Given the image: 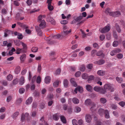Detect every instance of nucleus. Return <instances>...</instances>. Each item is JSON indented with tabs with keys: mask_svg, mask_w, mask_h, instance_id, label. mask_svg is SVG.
<instances>
[{
	"mask_svg": "<svg viewBox=\"0 0 125 125\" xmlns=\"http://www.w3.org/2000/svg\"><path fill=\"white\" fill-rule=\"evenodd\" d=\"M29 115V114L28 113H26L24 114H23L21 115V120L22 121H24L26 118H27Z\"/></svg>",
	"mask_w": 125,
	"mask_h": 125,
	"instance_id": "obj_7",
	"label": "nucleus"
},
{
	"mask_svg": "<svg viewBox=\"0 0 125 125\" xmlns=\"http://www.w3.org/2000/svg\"><path fill=\"white\" fill-rule=\"evenodd\" d=\"M14 42L15 44L18 46H20L21 43V42L19 40H14Z\"/></svg>",
	"mask_w": 125,
	"mask_h": 125,
	"instance_id": "obj_23",
	"label": "nucleus"
},
{
	"mask_svg": "<svg viewBox=\"0 0 125 125\" xmlns=\"http://www.w3.org/2000/svg\"><path fill=\"white\" fill-rule=\"evenodd\" d=\"M101 89L99 93L102 94H105L107 91L104 88L103 89L102 87H101Z\"/></svg>",
	"mask_w": 125,
	"mask_h": 125,
	"instance_id": "obj_29",
	"label": "nucleus"
},
{
	"mask_svg": "<svg viewBox=\"0 0 125 125\" xmlns=\"http://www.w3.org/2000/svg\"><path fill=\"white\" fill-rule=\"evenodd\" d=\"M101 88V87L99 86H95L94 87V90L96 92H99Z\"/></svg>",
	"mask_w": 125,
	"mask_h": 125,
	"instance_id": "obj_24",
	"label": "nucleus"
},
{
	"mask_svg": "<svg viewBox=\"0 0 125 125\" xmlns=\"http://www.w3.org/2000/svg\"><path fill=\"white\" fill-rule=\"evenodd\" d=\"M85 119L86 121L88 123H89L91 121L92 118L90 115L87 114L85 116Z\"/></svg>",
	"mask_w": 125,
	"mask_h": 125,
	"instance_id": "obj_8",
	"label": "nucleus"
},
{
	"mask_svg": "<svg viewBox=\"0 0 125 125\" xmlns=\"http://www.w3.org/2000/svg\"><path fill=\"white\" fill-rule=\"evenodd\" d=\"M32 101V98L31 97H30L26 101V104L27 105H29L31 104Z\"/></svg>",
	"mask_w": 125,
	"mask_h": 125,
	"instance_id": "obj_12",
	"label": "nucleus"
},
{
	"mask_svg": "<svg viewBox=\"0 0 125 125\" xmlns=\"http://www.w3.org/2000/svg\"><path fill=\"white\" fill-rule=\"evenodd\" d=\"M19 113L18 112H16L14 113L11 116L13 119H15L16 117L19 115Z\"/></svg>",
	"mask_w": 125,
	"mask_h": 125,
	"instance_id": "obj_15",
	"label": "nucleus"
},
{
	"mask_svg": "<svg viewBox=\"0 0 125 125\" xmlns=\"http://www.w3.org/2000/svg\"><path fill=\"white\" fill-rule=\"evenodd\" d=\"M78 91L80 93H81L83 91V88L82 87L78 86L77 87Z\"/></svg>",
	"mask_w": 125,
	"mask_h": 125,
	"instance_id": "obj_48",
	"label": "nucleus"
},
{
	"mask_svg": "<svg viewBox=\"0 0 125 125\" xmlns=\"http://www.w3.org/2000/svg\"><path fill=\"white\" fill-rule=\"evenodd\" d=\"M119 43L118 41H115L113 42V46L114 47H116L118 45Z\"/></svg>",
	"mask_w": 125,
	"mask_h": 125,
	"instance_id": "obj_33",
	"label": "nucleus"
},
{
	"mask_svg": "<svg viewBox=\"0 0 125 125\" xmlns=\"http://www.w3.org/2000/svg\"><path fill=\"white\" fill-rule=\"evenodd\" d=\"M104 88L107 91L109 90V85L107 83L105 84L104 85Z\"/></svg>",
	"mask_w": 125,
	"mask_h": 125,
	"instance_id": "obj_37",
	"label": "nucleus"
},
{
	"mask_svg": "<svg viewBox=\"0 0 125 125\" xmlns=\"http://www.w3.org/2000/svg\"><path fill=\"white\" fill-rule=\"evenodd\" d=\"M88 78L87 81L89 83H90V81L93 80L94 78V77L92 75H91L88 76Z\"/></svg>",
	"mask_w": 125,
	"mask_h": 125,
	"instance_id": "obj_28",
	"label": "nucleus"
},
{
	"mask_svg": "<svg viewBox=\"0 0 125 125\" xmlns=\"http://www.w3.org/2000/svg\"><path fill=\"white\" fill-rule=\"evenodd\" d=\"M81 74V73L80 71L77 72L75 74V76L77 77H78L80 76Z\"/></svg>",
	"mask_w": 125,
	"mask_h": 125,
	"instance_id": "obj_55",
	"label": "nucleus"
},
{
	"mask_svg": "<svg viewBox=\"0 0 125 125\" xmlns=\"http://www.w3.org/2000/svg\"><path fill=\"white\" fill-rule=\"evenodd\" d=\"M26 55L25 54H23L20 57V59L21 61L23 62L25 59Z\"/></svg>",
	"mask_w": 125,
	"mask_h": 125,
	"instance_id": "obj_20",
	"label": "nucleus"
},
{
	"mask_svg": "<svg viewBox=\"0 0 125 125\" xmlns=\"http://www.w3.org/2000/svg\"><path fill=\"white\" fill-rule=\"evenodd\" d=\"M105 116V118L108 119L109 118V111L107 110H105L104 111Z\"/></svg>",
	"mask_w": 125,
	"mask_h": 125,
	"instance_id": "obj_17",
	"label": "nucleus"
},
{
	"mask_svg": "<svg viewBox=\"0 0 125 125\" xmlns=\"http://www.w3.org/2000/svg\"><path fill=\"white\" fill-rule=\"evenodd\" d=\"M100 102L102 104H104L107 101L106 99L104 98H102L100 99Z\"/></svg>",
	"mask_w": 125,
	"mask_h": 125,
	"instance_id": "obj_34",
	"label": "nucleus"
},
{
	"mask_svg": "<svg viewBox=\"0 0 125 125\" xmlns=\"http://www.w3.org/2000/svg\"><path fill=\"white\" fill-rule=\"evenodd\" d=\"M64 86L65 87H67L68 85V82L67 79H64L63 82Z\"/></svg>",
	"mask_w": 125,
	"mask_h": 125,
	"instance_id": "obj_21",
	"label": "nucleus"
},
{
	"mask_svg": "<svg viewBox=\"0 0 125 125\" xmlns=\"http://www.w3.org/2000/svg\"><path fill=\"white\" fill-rule=\"evenodd\" d=\"M11 33V31H5L4 33V36L5 37L8 36Z\"/></svg>",
	"mask_w": 125,
	"mask_h": 125,
	"instance_id": "obj_32",
	"label": "nucleus"
},
{
	"mask_svg": "<svg viewBox=\"0 0 125 125\" xmlns=\"http://www.w3.org/2000/svg\"><path fill=\"white\" fill-rule=\"evenodd\" d=\"M121 51V50L120 49H116L113 50V52H114L116 54L119 53Z\"/></svg>",
	"mask_w": 125,
	"mask_h": 125,
	"instance_id": "obj_43",
	"label": "nucleus"
},
{
	"mask_svg": "<svg viewBox=\"0 0 125 125\" xmlns=\"http://www.w3.org/2000/svg\"><path fill=\"white\" fill-rule=\"evenodd\" d=\"M93 46L96 49L99 48V46L98 44L95 43H94L93 44Z\"/></svg>",
	"mask_w": 125,
	"mask_h": 125,
	"instance_id": "obj_60",
	"label": "nucleus"
},
{
	"mask_svg": "<svg viewBox=\"0 0 125 125\" xmlns=\"http://www.w3.org/2000/svg\"><path fill=\"white\" fill-rule=\"evenodd\" d=\"M38 48L36 47H32L31 49V51L33 52H37Z\"/></svg>",
	"mask_w": 125,
	"mask_h": 125,
	"instance_id": "obj_44",
	"label": "nucleus"
},
{
	"mask_svg": "<svg viewBox=\"0 0 125 125\" xmlns=\"http://www.w3.org/2000/svg\"><path fill=\"white\" fill-rule=\"evenodd\" d=\"M99 30L101 33H103L108 32L109 31V25H108L103 28H101Z\"/></svg>",
	"mask_w": 125,
	"mask_h": 125,
	"instance_id": "obj_4",
	"label": "nucleus"
},
{
	"mask_svg": "<svg viewBox=\"0 0 125 125\" xmlns=\"http://www.w3.org/2000/svg\"><path fill=\"white\" fill-rule=\"evenodd\" d=\"M47 20L48 22H51L53 24H55V20L51 17L47 18Z\"/></svg>",
	"mask_w": 125,
	"mask_h": 125,
	"instance_id": "obj_11",
	"label": "nucleus"
},
{
	"mask_svg": "<svg viewBox=\"0 0 125 125\" xmlns=\"http://www.w3.org/2000/svg\"><path fill=\"white\" fill-rule=\"evenodd\" d=\"M81 110V109L80 107H76L75 109V111L77 113L80 112Z\"/></svg>",
	"mask_w": 125,
	"mask_h": 125,
	"instance_id": "obj_42",
	"label": "nucleus"
},
{
	"mask_svg": "<svg viewBox=\"0 0 125 125\" xmlns=\"http://www.w3.org/2000/svg\"><path fill=\"white\" fill-rule=\"evenodd\" d=\"M17 24L18 25L23 28L24 29L28 28V26L24 24L23 23H21L20 22H18L17 23Z\"/></svg>",
	"mask_w": 125,
	"mask_h": 125,
	"instance_id": "obj_9",
	"label": "nucleus"
},
{
	"mask_svg": "<svg viewBox=\"0 0 125 125\" xmlns=\"http://www.w3.org/2000/svg\"><path fill=\"white\" fill-rule=\"evenodd\" d=\"M25 91V89L23 88H20L19 90V92L20 94L23 93Z\"/></svg>",
	"mask_w": 125,
	"mask_h": 125,
	"instance_id": "obj_49",
	"label": "nucleus"
},
{
	"mask_svg": "<svg viewBox=\"0 0 125 125\" xmlns=\"http://www.w3.org/2000/svg\"><path fill=\"white\" fill-rule=\"evenodd\" d=\"M41 81V78L39 76H38L37 78L36 82L38 83H40Z\"/></svg>",
	"mask_w": 125,
	"mask_h": 125,
	"instance_id": "obj_51",
	"label": "nucleus"
},
{
	"mask_svg": "<svg viewBox=\"0 0 125 125\" xmlns=\"http://www.w3.org/2000/svg\"><path fill=\"white\" fill-rule=\"evenodd\" d=\"M60 116L59 114H57L53 116V119L57 121L59 119V117Z\"/></svg>",
	"mask_w": 125,
	"mask_h": 125,
	"instance_id": "obj_13",
	"label": "nucleus"
},
{
	"mask_svg": "<svg viewBox=\"0 0 125 125\" xmlns=\"http://www.w3.org/2000/svg\"><path fill=\"white\" fill-rule=\"evenodd\" d=\"M59 81L57 80L54 82L53 83V86L54 87H57L59 85Z\"/></svg>",
	"mask_w": 125,
	"mask_h": 125,
	"instance_id": "obj_27",
	"label": "nucleus"
},
{
	"mask_svg": "<svg viewBox=\"0 0 125 125\" xmlns=\"http://www.w3.org/2000/svg\"><path fill=\"white\" fill-rule=\"evenodd\" d=\"M13 78V76L11 74H9L7 77V79L9 81L11 80Z\"/></svg>",
	"mask_w": 125,
	"mask_h": 125,
	"instance_id": "obj_45",
	"label": "nucleus"
},
{
	"mask_svg": "<svg viewBox=\"0 0 125 125\" xmlns=\"http://www.w3.org/2000/svg\"><path fill=\"white\" fill-rule=\"evenodd\" d=\"M1 13L4 15L6 14L7 13V11L6 9H3L1 10Z\"/></svg>",
	"mask_w": 125,
	"mask_h": 125,
	"instance_id": "obj_56",
	"label": "nucleus"
},
{
	"mask_svg": "<svg viewBox=\"0 0 125 125\" xmlns=\"http://www.w3.org/2000/svg\"><path fill=\"white\" fill-rule=\"evenodd\" d=\"M115 86L114 85H110V91L113 92L115 90Z\"/></svg>",
	"mask_w": 125,
	"mask_h": 125,
	"instance_id": "obj_39",
	"label": "nucleus"
},
{
	"mask_svg": "<svg viewBox=\"0 0 125 125\" xmlns=\"http://www.w3.org/2000/svg\"><path fill=\"white\" fill-rule=\"evenodd\" d=\"M85 67L84 65H82L80 66V70L81 71L83 72L85 71Z\"/></svg>",
	"mask_w": 125,
	"mask_h": 125,
	"instance_id": "obj_36",
	"label": "nucleus"
},
{
	"mask_svg": "<svg viewBox=\"0 0 125 125\" xmlns=\"http://www.w3.org/2000/svg\"><path fill=\"white\" fill-rule=\"evenodd\" d=\"M46 26V23L45 21L43 20L40 23L39 25V28L38 26H35V29L37 31L40 30V29H42L45 28Z\"/></svg>",
	"mask_w": 125,
	"mask_h": 125,
	"instance_id": "obj_3",
	"label": "nucleus"
},
{
	"mask_svg": "<svg viewBox=\"0 0 125 125\" xmlns=\"http://www.w3.org/2000/svg\"><path fill=\"white\" fill-rule=\"evenodd\" d=\"M48 9L50 11L52 10L53 9V7L51 5H48Z\"/></svg>",
	"mask_w": 125,
	"mask_h": 125,
	"instance_id": "obj_53",
	"label": "nucleus"
},
{
	"mask_svg": "<svg viewBox=\"0 0 125 125\" xmlns=\"http://www.w3.org/2000/svg\"><path fill=\"white\" fill-rule=\"evenodd\" d=\"M72 122L73 125H78L77 121L76 119H74L72 120Z\"/></svg>",
	"mask_w": 125,
	"mask_h": 125,
	"instance_id": "obj_47",
	"label": "nucleus"
},
{
	"mask_svg": "<svg viewBox=\"0 0 125 125\" xmlns=\"http://www.w3.org/2000/svg\"><path fill=\"white\" fill-rule=\"evenodd\" d=\"M117 57L119 59H121L123 57V55L121 53H119L117 55Z\"/></svg>",
	"mask_w": 125,
	"mask_h": 125,
	"instance_id": "obj_58",
	"label": "nucleus"
},
{
	"mask_svg": "<svg viewBox=\"0 0 125 125\" xmlns=\"http://www.w3.org/2000/svg\"><path fill=\"white\" fill-rule=\"evenodd\" d=\"M44 117H42L40 119V122L41 123V124L40 125H43V121H44Z\"/></svg>",
	"mask_w": 125,
	"mask_h": 125,
	"instance_id": "obj_64",
	"label": "nucleus"
},
{
	"mask_svg": "<svg viewBox=\"0 0 125 125\" xmlns=\"http://www.w3.org/2000/svg\"><path fill=\"white\" fill-rule=\"evenodd\" d=\"M20 67L19 66H17L16 67L15 70V73L17 74H18L20 72Z\"/></svg>",
	"mask_w": 125,
	"mask_h": 125,
	"instance_id": "obj_26",
	"label": "nucleus"
},
{
	"mask_svg": "<svg viewBox=\"0 0 125 125\" xmlns=\"http://www.w3.org/2000/svg\"><path fill=\"white\" fill-rule=\"evenodd\" d=\"M82 19V16H80L77 17L76 19L73 20L72 21V23L74 24L77 23V25L83 23L84 20L80 21V20Z\"/></svg>",
	"mask_w": 125,
	"mask_h": 125,
	"instance_id": "obj_2",
	"label": "nucleus"
},
{
	"mask_svg": "<svg viewBox=\"0 0 125 125\" xmlns=\"http://www.w3.org/2000/svg\"><path fill=\"white\" fill-rule=\"evenodd\" d=\"M104 61L103 60H101L97 62V63L99 65L103 64L104 62Z\"/></svg>",
	"mask_w": 125,
	"mask_h": 125,
	"instance_id": "obj_35",
	"label": "nucleus"
},
{
	"mask_svg": "<svg viewBox=\"0 0 125 125\" xmlns=\"http://www.w3.org/2000/svg\"><path fill=\"white\" fill-rule=\"evenodd\" d=\"M121 15V13L118 11L115 12H110V16H112L114 17H117L120 16Z\"/></svg>",
	"mask_w": 125,
	"mask_h": 125,
	"instance_id": "obj_6",
	"label": "nucleus"
},
{
	"mask_svg": "<svg viewBox=\"0 0 125 125\" xmlns=\"http://www.w3.org/2000/svg\"><path fill=\"white\" fill-rule=\"evenodd\" d=\"M60 117L61 119L62 122L64 124H66V121L65 117L62 115H61Z\"/></svg>",
	"mask_w": 125,
	"mask_h": 125,
	"instance_id": "obj_16",
	"label": "nucleus"
},
{
	"mask_svg": "<svg viewBox=\"0 0 125 125\" xmlns=\"http://www.w3.org/2000/svg\"><path fill=\"white\" fill-rule=\"evenodd\" d=\"M82 77L83 79H86L88 78V74L86 73H83L82 75Z\"/></svg>",
	"mask_w": 125,
	"mask_h": 125,
	"instance_id": "obj_30",
	"label": "nucleus"
},
{
	"mask_svg": "<svg viewBox=\"0 0 125 125\" xmlns=\"http://www.w3.org/2000/svg\"><path fill=\"white\" fill-rule=\"evenodd\" d=\"M86 89L88 91L91 92L92 89V86L90 85L87 84L86 86Z\"/></svg>",
	"mask_w": 125,
	"mask_h": 125,
	"instance_id": "obj_18",
	"label": "nucleus"
},
{
	"mask_svg": "<svg viewBox=\"0 0 125 125\" xmlns=\"http://www.w3.org/2000/svg\"><path fill=\"white\" fill-rule=\"evenodd\" d=\"M22 49H20L18 48H17L16 50V53L19 54L22 52Z\"/></svg>",
	"mask_w": 125,
	"mask_h": 125,
	"instance_id": "obj_38",
	"label": "nucleus"
},
{
	"mask_svg": "<svg viewBox=\"0 0 125 125\" xmlns=\"http://www.w3.org/2000/svg\"><path fill=\"white\" fill-rule=\"evenodd\" d=\"M116 80L119 83H120L123 81L122 78L121 77H117L116 78Z\"/></svg>",
	"mask_w": 125,
	"mask_h": 125,
	"instance_id": "obj_41",
	"label": "nucleus"
},
{
	"mask_svg": "<svg viewBox=\"0 0 125 125\" xmlns=\"http://www.w3.org/2000/svg\"><path fill=\"white\" fill-rule=\"evenodd\" d=\"M97 74L100 76L104 75L105 74V72L103 71L99 70L97 72Z\"/></svg>",
	"mask_w": 125,
	"mask_h": 125,
	"instance_id": "obj_22",
	"label": "nucleus"
},
{
	"mask_svg": "<svg viewBox=\"0 0 125 125\" xmlns=\"http://www.w3.org/2000/svg\"><path fill=\"white\" fill-rule=\"evenodd\" d=\"M104 110L102 108H100L98 110L99 114L101 116L103 115L104 113Z\"/></svg>",
	"mask_w": 125,
	"mask_h": 125,
	"instance_id": "obj_25",
	"label": "nucleus"
},
{
	"mask_svg": "<svg viewBox=\"0 0 125 125\" xmlns=\"http://www.w3.org/2000/svg\"><path fill=\"white\" fill-rule=\"evenodd\" d=\"M22 101V99L21 98H19L16 101V103L18 104H20Z\"/></svg>",
	"mask_w": 125,
	"mask_h": 125,
	"instance_id": "obj_59",
	"label": "nucleus"
},
{
	"mask_svg": "<svg viewBox=\"0 0 125 125\" xmlns=\"http://www.w3.org/2000/svg\"><path fill=\"white\" fill-rule=\"evenodd\" d=\"M68 28L65 26H64L63 29V32L62 33V35L63 37H64L71 31V29L69 31L68 30Z\"/></svg>",
	"mask_w": 125,
	"mask_h": 125,
	"instance_id": "obj_5",
	"label": "nucleus"
},
{
	"mask_svg": "<svg viewBox=\"0 0 125 125\" xmlns=\"http://www.w3.org/2000/svg\"><path fill=\"white\" fill-rule=\"evenodd\" d=\"M116 30L118 32H120L121 31V29L119 26L117 24H116Z\"/></svg>",
	"mask_w": 125,
	"mask_h": 125,
	"instance_id": "obj_50",
	"label": "nucleus"
},
{
	"mask_svg": "<svg viewBox=\"0 0 125 125\" xmlns=\"http://www.w3.org/2000/svg\"><path fill=\"white\" fill-rule=\"evenodd\" d=\"M93 65L92 64H88L87 66V68L91 70L93 68Z\"/></svg>",
	"mask_w": 125,
	"mask_h": 125,
	"instance_id": "obj_52",
	"label": "nucleus"
},
{
	"mask_svg": "<svg viewBox=\"0 0 125 125\" xmlns=\"http://www.w3.org/2000/svg\"><path fill=\"white\" fill-rule=\"evenodd\" d=\"M72 101L73 103L75 104H78L79 102V99L76 98H74L72 99Z\"/></svg>",
	"mask_w": 125,
	"mask_h": 125,
	"instance_id": "obj_19",
	"label": "nucleus"
},
{
	"mask_svg": "<svg viewBox=\"0 0 125 125\" xmlns=\"http://www.w3.org/2000/svg\"><path fill=\"white\" fill-rule=\"evenodd\" d=\"M78 123L79 125H84L83 121L82 119H80L78 121Z\"/></svg>",
	"mask_w": 125,
	"mask_h": 125,
	"instance_id": "obj_46",
	"label": "nucleus"
},
{
	"mask_svg": "<svg viewBox=\"0 0 125 125\" xmlns=\"http://www.w3.org/2000/svg\"><path fill=\"white\" fill-rule=\"evenodd\" d=\"M84 104L86 106H91V107L90 110H92L93 108L95 107V104L92 101L91 99H87L85 101Z\"/></svg>",
	"mask_w": 125,
	"mask_h": 125,
	"instance_id": "obj_1",
	"label": "nucleus"
},
{
	"mask_svg": "<svg viewBox=\"0 0 125 125\" xmlns=\"http://www.w3.org/2000/svg\"><path fill=\"white\" fill-rule=\"evenodd\" d=\"M103 54L102 52V51H98L96 54L97 56H99Z\"/></svg>",
	"mask_w": 125,
	"mask_h": 125,
	"instance_id": "obj_63",
	"label": "nucleus"
},
{
	"mask_svg": "<svg viewBox=\"0 0 125 125\" xmlns=\"http://www.w3.org/2000/svg\"><path fill=\"white\" fill-rule=\"evenodd\" d=\"M84 53V52L83 51L80 52L78 54V56L79 57H81L83 55Z\"/></svg>",
	"mask_w": 125,
	"mask_h": 125,
	"instance_id": "obj_61",
	"label": "nucleus"
},
{
	"mask_svg": "<svg viewBox=\"0 0 125 125\" xmlns=\"http://www.w3.org/2000/svg\"><path fill=\"white\" fill-rule=\"evenodd\" d=\"M17 37L19 39H22L23 38V36L21 34L19 33V34L18 35Z\"/></svg>",
	"mask_w": 125,
	"mask_h": 125,
	"instance_id": "obj_57",
	"label": "nucleus"
},
{
	"mask_svg": "<svg viewBox=\"0 0 125 125\" xmlns=\"http://www.w3.org/2000/svg\"><path fill=\"white\" fill-rule=\"evenodd\" d=\"M118 104L122 107H124L125 105V102L123 101L120 102Z\"/></svg>",
	"mask_w": 125,
	"mask_h": 125,
	"instance_id": "obj_40",
	"label": "nucleus"
},
{
	"mask_svg": "<svg viewBox=\"0 0 125 125\" xmlns=\"http://www.w3.org/2000/svg\"><path fill=\"white\" fill-rule=\"evenodd\" d=\"M24 83V79L23 77H21V78L19 82V84L21 85H22Z\"/></svg>",
	"mask_w": 125,
	"mask_h": 125,
	"instance_id": "obj_31",
	"label": "nucleus"
},
{
	"mask_svg": "<svg viewBox=\"0 0 125 125\" xmlns=\"http://www.w3.org/2000/svg\"><path fill=\"white\" fill-rule=\"evenodd\" d=\"M46 16L45 15H40L38 17V22L40 21H42V19L44 18H45Z\"/></svg>",
	"mask_w": 125,
	"mask_h": 125,
	"instance_id": "obj_14",
	"label": "nucleus"
},
{
	"mask_svg": "<svg viewBox=\"0 0 125 125\" xmlns=\"http://www.w3.org/2000/svg\"><path fill=\"white\" fill-rule=\"evenodd\" d=\"M60 23L62 24H67L68 23L67 21L66 20H63L61 21Z\"/></svg>",
	"mask_w": 125,
	"mask_h": 125,
	"instance_id": "obj_54",
	"label": "nucleus"
},
{
	"mask_svg": "<svg viewBox=\"0 0 125 125\" xmlns=\"http://www.w3.org/2000/svg\"><path fill=\"white\" fill-rule=\"evenodd\" d=\"M61 72V69L60 68L58 69L56 71L55 74L58 75L60 74Z\"/></svg>",
	"mask_w": 125,
	"mask_h": 125,
	"instance_id": "obj_62",
	"label": "nucleus"
},
{
	"mask_svg": "<svg viewBox=\"0 0 125 125\" xmlns=\"http://www.w3.org/2000/svg\"><path fill=\"white\" fill-rule=\"evenodd\" d=\"M51 79V78L50 76H47L45 78L44 80V82L46 84H49L50 82Z\"/></svg>",
	"mask_w": 125,
	"mask_h": 125,
	"instance_id": "obj_10",
	"label": "nucleus"
}]
</instances>
